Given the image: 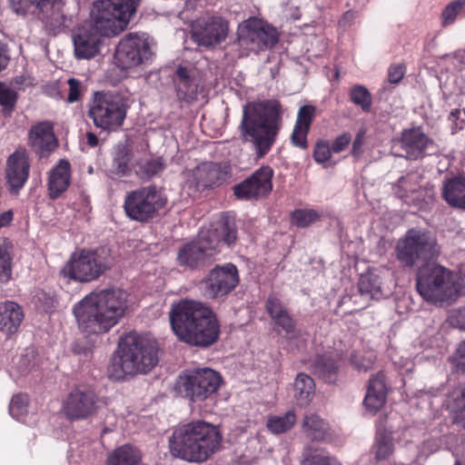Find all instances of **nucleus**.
<instances>
[{"label":"nucleus","mask_w":465,"mask_h":465,"mask_svg":"<svg viewBox=\"0 0 465 465\" xmlns=\"http://www.w3.org/2000/svg\"><path fill=\"white\" fill-rule=\"evenodd\" d=\"M220 178L221 171L217 164L203 163L193 169L191 183L202 190L216 184Z\"/></svg>","instance_id":"c756f323"},{"label":"nucleus","mask_w":465,"mask_h":465,"mask_svg":"<svg viewBox=\"0 0 465 465\" xmlns=\"http://www.w3.org/2000/svg\"><path fill=\"white\" fill-rule=\"evenodd\" d=\"M217 427L196 420L174 430L170 438V450L177 458L190 462H203L215 453L222 443Z\"/></svg>","instance_id":"423d86ee"},{"label":"nucleus","mask_w":465,"mask_h":465,"mask_svg":"<svg viewBox=\"0 0 465 465\" xmlns=\"http://www.w3.org/2000/svg\"><path fill=\"white\" fill-rule=\"evenodd\" d=\"M358 286L361 294L371 299H380L382 295L380 277L373 272L361 274Z\"/></svg>","instance_id":"e433bc0d"},{"label":"nucleus","mask_w":465,"mask_h":465,"mask_svg":"<svg viewBox=\"0 0 465 465\" xmlns=\"http://www.w3.org/2000/svg\"><path fill=\"white\" fill-rule=\"evenodd\" d=\"M273 170L262 166L250 177L233 186V193L238 199L257 200L267 195L272 189Z\"/></svg>","instance_id":"a211bd4d"},{"label":"nucleus","mask_w":465,"mask_h":465,"mask_svg":"<svg viewBox=\"0 0 465 465\" xmlns=\"http://www.w3.org/2000/svg\"><path fill=\"white\" fill-rule=\"evenodd\" d=\"M153 55V39L144 33H130L119 42L115 61L121 69L127 70L148 64Z\"/></svg>","instance_id":"f8f14e48"},{"label":"nucleus","mask_w":465,"mask_h":465,"mask_svg":"<svg viewBox=\"0 0 465 465\" xmlns=\"http://www.w3.org/2000/svg\"><path fill=\"white\" fill-rule=\"evenodd\" d=\"M177 95L185 102L197 100L203 91L202 78L193 68L179 66L174 74Z\"/></svg>","instance_id":"4be33fe9"},{"label":"nucleus","mask_w":465,"mask_h":465,"mask_svg":"<svg viewBox=\"0 0 465 465\" xmlns=\"http://www.w3.org/2000/svg\"><path fill=\"white\" fill-rule=\"evenodd\" d=\"M282 109L279 101L267 100L243 106L241 134L252 144L258 158L266 155L276 141L282 126Z\"/></svg>","instance_id":"20e7f679"},{"label":"nucleus","mask_w":465,"mask_h":465,"mask_svg":"<svg viewBox=\"0 0 465 465\" xmlns=\"http://www.w3.org/2000/svg\"><path fill=\"white\" fill-rule=\"evenodd\" d=\"M465 14V0H452L441 12V25L448 26L452 25L460 14Z\"/></svg>","instance_id":"79ce46f5"},{"label":"nucleus","mask_w":465,"mask_h":465,"mask_svg":"<svg viewBox=\"0 0 465 465\" xmlns=\"http://www.w3.org/2000/svg\"><path fill=\"white\" fill-rule=\"evenodd\" d=\"M158 343L148 335L129 332L120 339L118 351L112 358L109 376L122 380L127 376L147 373L158 363Z\"/></svg>","instance_id":"39448f33"},{"label":"nucleus","mask_w":465,"mask_h":465,"mask_svg":"<svg viewBox=\"0 0 465 465\" xmlns=\"http://www.w3.org/2000/svg\"><path fill=\"white\" fill-rule=\"evenodd\" d=\"M71 183V165L68 161L61 159L53 167L48 175V191L52 199H55L64 193Z\"/></svg>","instance_id":"a878e982"},{"label":"nucleus","mask_w":465,"mask_h":465,"mask_svg":"<svg viewBox=\"0 0 465 465\" xmlns=\"http://www.w3.org/2000/svg\"><path fill=\"white\" fill-rule=\"evenodd\" d=\"M130 157L125 147L119 148L114 157L113 167L117 174H125L128 171Z\"/></svg>","instance_id":"de8ad7c7"},{"label":"nucleus","mask_w":465,"mask_h":465,"mask_svg":"<svg viewBox=\"0 0 465 465\" xmlns=\"http://www.w3.org/2000/svg\"><path fill=\"white\" fill-rule=\"evenodd\" d=\"M239 283L238 270L232 263L215 266L202 281L203 296L209 299L223 297Z\"/></svg>","instance_id":"f3484780"},{"label":"nucleus","mask_w":465,"mask_h":465,"mask_svg":"<svg viewBox=\"0 0 465 465\" xmlns=\"http://www.w3.org/2000/svg\"><path fill=\"white\" fill-rule=\"evenodd\" d=\"M372 451L377 460L389 459L394 451L391 431L387 430L381 424L377 425Z\"/></svg>","instance_id":"2f4dec72"},{"label":"nucleus","mask_w":465,"mask_h":465,"mask_svg":"<svg viewBox=\"0 0 465 465\" xmlns=\"http://www.w3.org/2000/svg\"><path fill=\"white\" fill-rule=\"evenodd\" d=\"M331 153V147L329 143L327 142L321 141L315 145L313 158L315 162L319 163H325L330 160Z\"/></svg>","instance_id":"603ef678"},{"label":"nucleus","mask_w":465,"mask_h":465,"mask_svg":"<svg viewBox=\"0 0 465 465\" xmlns=\"http://www.w3.org/2000/svg\"><path fill=\"white\" fill-rule=\"evenodd\" d=\"M441 194L450 206L460 209L465 199V173L445 179Z\"/></svg>","instance_id":"cd10ccee"},{"label":"nucleus","mask_w":465,"mask_h":465,"mask_svg":"<svg viewBox=\"0 0 465 465\" xmlns=\"http://www.w3.org/2000/svg\"><path fill=\"white\" fill-rule=\"evenodd\" d=\"M169 317L175 335L188 344L207 347L219 337L220 326L215 314L201 302L182 300L173 304Z\"/></svg>","instance_id":"7ed1b4c3"},{"label":"nucleus","mask_w":465,"mask_h":465,"mask_svg":"<svg viewBox=\"0 0 465 465\" xmlns=\"http://www.w3.org/2000/svg\"><path fill=\"white\" fill-rule=\"evenodd\" d=\"M222 377L210 368H197L183 371L176 382L175 390L192 402H202L213 396L221 387Z\"/></svg>","instance_id":"9d476101"},{"label":"nucleus","mask_w":465,"mask_h":465,"mask_svg":"<svg viewBox=\"0 0 465 465\" xmlns=\"http://www.w3.org/2000/svg\"><path fill=\"white\" fill-rule=\"evenodd\" d=\"M388 393V387L382 372L372 376L367 387L363 400L365 411L370 415L376 414L385 404Z\"/></svg>","instance_id":"b1692460"},{"label":"nucleus","mask_w":465,"mask_h":465,"mask_svg":"<svg viewBox=\"0 0 465 465\" xmlns=\"http://www.w3.org/2000/svg\"><path fill=\"white\" fill-rule=\"evenodd\" d=\"M295 422V412L288 411L283 415H270L266 421V427L272 433L277 435L290 430Z\"/></svg>","instance_id":"f704fd0d"},{"label":"nucleus","mask_w":465,"mask_h":465,"mask_svg":"<svg viewBox=\"0 0 465 465\" xmlns=\"http://www.w3.org/2000/svg\"><path fill=\"white\" fill-rule=\"evenodd\" d=\"M404 75V68L401 64H394L389 68L388 77L391 84H398Z\"/></svg>","instance_id":"680f3d73"},{"label":"nucleus","mask_w":465,"mask_h":465,"mask_svg":"<svg viewBox=\"0 0 465 465\" xmlns=\"http://www.w3.org/2000/svg\"><path fill=\"white\" fill-rule=\"evenodd\" d=\"M316 108L313 105H302L300 107L295 122V126L310 130L311 124L315 114Z\"/></svg>","instance_id":"09e8293b"},{"label":"nucleus","mask_w":465,"mask_h":465,"mask_svg":"<svg viewBox=\"0 0 465 465\" xmlns=\"http://www.w3.org/2000/svg\"><path fill=\"white\" fill-rule=\"evenodd\" d=\"M17 15H33L54 31L65 25L66 16L63 13L64 0H8Z\"/></svg>","instance_id":"2eb2a0df"},{"label":"nucleus","mask_w":465,"mask_h":465,"mask_svg":"<svg viewBox=\"0 0 465 465\" xmlns=\"http://www.w3.org/2000/svg\"><path fill=\"white\" fill-rule=\"evenodd\" d=\"M375 355L372 352L366 354H354L351 356V363L359 371H368L374 363Z\"/></svg>","instance_id":"3c124183"},{"label":"nucleus","mask_w":465,"mask_h":465,"mask_svg":"<svg viewBox=\"0 0 465 465\" xmlns=\"http://www.w3.org/2000/svg\"><path fill=\"white\" fill-rule=\"evenodd\" d=\"M450 322L453 327L465 331V307L454 311L450 317Z\"/></svg>","instance_id":"bf43d9fd"},{"label":"nucleus","mask_w":465,"mask_h":465,"mask_svg":"<svg viewBox=\"0 0 465 465\" xmlns=\"http://www.w3.org/2000/svg\"><path fill=\"white\" fill-rule=\"evenodd\" d=\"M236 240V229L232 220L221 217L199 237L183 245L177 253L180 266L194 269L201 266L207 259L219 252L223 245H231Z\"/></svg>","instance_id":"0eeeda50"},{"label":"nucleus","mask_w":465,"mask_h":465,"mask_svg":"<svg viewBox=\"0 0 465 465\" xmlns=\"http://www.w3.org/2000/svg\"><path fill=\"white\" fill-rule=\"evenodd\" d=\"M452 422L465 430V385L460 389L453 399Z\"/></svg>","instance_id":"a19ab883"},{"label":"nucleus","mask_w":465,"mask_h":465,"mask_svg":"<svg viewBox=\"0 0 465 465\" xmlns=\"http://www.w3.org/2000/svg\"><path fill=\"white\" fill-rule=\"evenodd\" d=\"M293 397L301 406L307 405L312 399L315 391L313 380L305 373H299L293 383Z\"/></svg>","instance_id":"473e14b6"},{"label":"nucleus","mask_w":465,"mask_h":465,"mask_svg":"<svg viewBox=\"0 0 465 465\" xmlns=\"http://www.w3.org/2000/svg\"><path fill=\"white\" fill-rule=\"evenodd\" d=\"M355 17V14L352 11H348L344 14L342 18L340 20V23L343 25H346L349 24L351 20H353Z\"/></svg>","instance_id":"338daca9"},{"label":"nucleus","mask_w":465,"mask_h":465,"mask_svg":"<svg viewBox=\"0 0 465 465\" xmlns=\"http://www.w3.org/2000/svg\"><path fill=\"white\" fill-rule=\"evenodd\" d=\"M10 249L11 245L6 240H0V284L7 282L11 278Z\"/></svg>","instance_id":"58836bf2"},{"label":"nucleus","mask_w":465,"mask_h":465,"mask_svg":"<svg viewBox=\"0 0 465 465\" xmlns=\"http://www.w3.org/2000/svg\"><path fill=\"white\" fill-rule=\"evenodd\" d=\"M166 198L154 186H146L127 193L124 210L127 216L134 221L146 222L156 212L164 207Z\"/></svg>","instance_id":"dca6fc26"},{"label":"nucleus","mask_w":465,"mask_h":465,"mask_svg":"<svg viewBox=\"0 0 465 465\" xmlns=\"http://www.w3.org/2000/svg\"><path fill=\"white\" fill-rule=\"evenodd\" d=\"M464 287L461 276L437 263H427L417 272L416 289L423 300L431 303L454 302Z\"/></svg>","instance_id":"6e6552de"},{"label":"nucleus","mask_w":465,"mask_h":465,"mask_svg":"<svg viewBox=\"0 0 465 465\" xmlns=\"http://www.w3.org/2000/svg\"><path fill=\"white\" fill-rule=\"evenodd\" d=\"M24 319V312L15 302H5L0 305V331L7 337L15 333Z\"/></svg>","instance_id":"bb28decb"},{"label":"nucleus","mask_w":465,"mask_h":465,"mask_svg":"<svg viewBox=\"0 0 465 465\" xmlns=\"http://www.w3.org/2000/svg\"><path fill=\"white\" fill-rule=\"evenodd\" d=\"M237 35L240 47L254 54L272 48L279 40L274 27L254 16L239 25Z\"/></svg>","instance_id":"ddd939ff"},{"label":"nucleus","mask_w":465,"mask_h":465,"mask_svg":"<svg viewBox=\"0 0 465 465\" xmlns=\"http://www.w3.org/2000/svg\"><path fill=\"white\" fill-rule=\"evenodd\" d=\"M139 0H99L92 7L90 19L74 33V54L91 59L101 50L104 36L123 32L136 13Z\"/></svg>","instance_id":"f257e3e1"},{"label":"nucleus","mask_w":465,"mask_h":465,"mask_svg":"<svg viewBox=\"0 0 465 465\" xmlns=\"http://www.w3.org/2000/svg\"><path fill=\"white\" fill-rule=\"evenodd\" d=\"M418 175L417 174H408L405 177H401L398 181V188L402 193L399 192L400 197H406L409 193H414L418 189Z\"/></svg>","instance_id":"8fccbe9b"},{"label":"nucleus","mask_w":465,"mask_h":465,"mask_svg":"<svg viewBox=\"0 0 465 465\" xmlns=\"http://www.w3.org/2000/svg\"><path fill=\"white\" fill-rule=\"evenodd\" d=\"M351 101L361 106L364 112H369L371 106L372 99L369 90L361 84L354 85L350 91Z\"/></svg>","instance_id":"37998d69"},{"label":"nucleus","mask_w":465,"mask_h":465,"mask_svg":"<svg viewBox=\"0 0 465 465\" xmlns=\"http://www.w3.org/2000/svg\"><path fill=\"white\" fill-rule=\"evenodd\" d=\"M351 136L348 133H344L337 136L331 143L332 153H338L342 152L351 143Z\"/></svg>","instance_id":"13d9d810"},{"label":"nucleus","mask_w":465,"mask_h":465,"mask_svg":"<svg viewBox=\"0 0 465 465\" xmlns=\"http://www.w3.org/2000/svg\"><path fill=\"white\" fill-rule=\"evenodd\" d=\"M266 310L275 322L284 330L288 339L292 340L298 337V333H295V325L292 318L277 298L270 297L267 300Z\"/></svg>","instance_id":"c85d7f7f"},{"label":"nucleus","mask_w":465,"mask_h":465,"mask_svg":"<svg viewBox=\"0 0 465 465\" xmlns=\"http://www.w3.org/2000/svg\"><path fill=\"white\" fill-rule=\"evenodd\" d=\"M17 101L16 92L8 84L0 83V105L5 114H9L14 110Z\"/></svg>","instance_id":"c03bdc74"},{"label":"nucleus","mask_w":465,"mask_h":465,"mask_svg":"<svg viewBox=\"0 0 465 465\" xmlns=\"http://www.w3.org/2000/svg\"><path fill=\"white\" fill-rule=\"evenodd\" d=\"M312 370L325 381L332 382L338 371V364L331 356H318L312 363Z\"/></svg>","instance_id":"c9c22d12"},{"label":"nucleus","mask_w":465,"mask_h":465,"mask_svg":"<svg viewBox=\"0 0 465 465\" xmlns=\"http://www.w3.org/2000/svg\"><path fill=\"white\" fill-rule=\"evenodd\" d=\"M36 304L39 309L48 311L53 307L54 300L51 296L46 295L45 292H39L35 297Z\"/></svg>","instance_id":"e2e57ef3"},{"label":"nucleus","mask_w":465,"mask_h":465,"mask_svg":"<svg viewBox=\"0 0 465 465\" xmlns=\"http://www.w3.org/2000/svg\"><path fill=\"white\" fill-rule=\"evenodd\" d=\"M29 160L25 152L15 151L6 161L5 179L9 189L17 193L25 183L29 175Z\"/></svg>","instance_id":"5701e85b"},{"label":"nucleus","mask_w":465,"mask_h":465,"mask_svg":"<svg viewBox=\"0 0 465 465\" xmlns=\"http://www.w3.org/2000/svg\"><path fill=\"white\" fill-rule=\"evenodd\" d=\"M321 218V213L314 209H296L291 213L292 224L304 228L317 222Z\"/></svg>","instance_id":"ea45409f"},{"label":"nucleus","mask_w":465,"mask_h":465,"mask_svg":"<svg viewBox=\"0 0 465 465\" xmlns=\"http://www.w3.org/2000/svg\"><path fill=\"white\" fill-rule=\"evenodd\" d=\"M28 144L39 157H46L57 147L54 126L50 122L33 125L28 134Z\"/></svg>","instance_id":"412c9836"},{"label":"nucleus","mask_w":465,"mask_h":465,"mask_svg":"<svg viewBox=\"0 0 465 465\" xmlns=\"http://www.w3.org/2000/svg\"><path fill=\"white\" fill-rule=\"evenodd\" d=\"M430 145L432 141L420 128L405 130L401 134V147L409 159L424 156Z\"/></svg>","instance_id":"393cba45"},{"label":"nucleus","mask_w":465,"mask_h":465,"mask_svg":"<svg viewBox=\"0 0 465 465\" xmlns=\"http://www.w3.org/2000/svg\"><path fill=\"white\" fill-rule=\"evenodd\" d=\"M67 83L69 86L67 102L73 104L79 101L82 96L81 82L77 79L70 78Z\"/></svg>","instance_id":"4d7b16f0"},{"label":"nucleus","mask_w":465,"mask_h":465,"mask_svg":"<svg viewBox=\"0 0 465 465\" xmlns=\"http://www.w3.org/2000/svg\"><path fill=\"white\" fill-rule=\"evenodd\" d=\"M110 268L106 257L95 251L81 250L72 254L63 269L64 275L80 282L98 279Z\"/></svg>","instance_id":"4468645a"},{"label":"nucleus","mask_w":465,"mask_h":465,"mask_svg":"<svg viewBox=\"0 0 465 465\" xmlns=\"http://www.w3.org/2000/svg\"><path fill=\"white\" fill-rule=\"evenodd\" d=\"M13 219V212L8 210L0 214V229L6 226Z\"/></svg>","instance_id":"0e129e2a"},{"label":"nucleus","mask_w":465,"mask_h":465,"mask_svg":"<svg viewBox=\"0 0 465 465\" xmlns=\"http://www.w3.org/2000/svg\"><path fill=\"white\" fill-rule=\"evenodd\" d=\"M131 106L128 95L117 92H94L88 104V117L94 126L106 132L118 130Z\"/></svg>","instance_id":"1a4fd4ad"},{"label":"nucleus","mask_w":465,"mask_h":465,"mask_svg":"<svg viewBox=\"0 0 465 465\" xmlns=\"http://www.w3.org/2000/svg\"><path fill=\"white\" fill-rule=\"evenodd\" d=\"M106 465H142L141 453L131 445H123L108 456Z\"/></svg>","instance_id":"72a5a7b5"},{"label":"nucleus","mask_w":465,"mask_h":465,"mask_svg":"<svg viewBox=\"0 0 465 465\" xmlns=\"http://www.w3.org/2000/svg\"><path fill=\"white\" fill-rule=\"evenodd\" d=\"M309 133V129H305L302 127L295 126L293 128L291 140L294 146L299 147L301 149L307 148V135Z\"/></svg>","instance_id":"5fc2aeb1"},{"label":"nucleus","mask_w":465,"mask_h":465,"mask_svg":"<svg viewBox=\"0 0 465 465\" xmlns=\"http://www.w3.org/2000/svg\"><path fill=\"white\" fill-rule=\"evenodd\" d=\"M140 169L143 172L144 176L149 178L159 173L163 170V163L160 159H152L143 163Z\"/></svg>","instance_id":"6e6d98bb"},{"label":"nucleus","mask_w":465,"mask_h":465,"mask_svg":"<svg viewBox=\"0 0 465 465\" xmlns=\"http://www.w3.org/2000/svg\"><path fill=\"white\" fill-rule=\"evenodd\" d=\"M302 432L311 440H323L329 436V424L319 415L306 414L302 423Z\"/></svg>","instance_id":"7c9ffc66"},{"label":"nucleus","mask_w":465,"mask_h":465,"mask_svg":"<svg viewBox=\"0 0 465 465\" xmlns=\"http://www.w3.org/2000/svg\"><path fill=\"white\" fill-rule=\"evenodd\" d=\"M9 63V56L0 50V71L5 69Z\"/></svg>","instance_id":"774afa93"},{"label":"nucleus","mask_w":465,"mask_h":465,"mask_svg":"<svg viewBox=\"0 0 465 465\" xmlns=\"http://www.w3.org/2000/svg\"><path fill=\"white\" fill-rule=\"evenodd\" d=\"M453 362L458 371L465 370V341L460 342L457 348Z\"/></svg>","instance_id":"052dcab7"},{"label":"nucleus","mask_w":465,"mask_h":465,"mask_svg":"<svg viewBox=\"0 0 465 465\" xmlns=\"http://www.w3.org/2000/svg\"><path fill=\"white\" fill-rule=\"evenodd\" d=\"M86 141L91 147H94L98 144V138L96 134L92 132L86 134Z\"/></svg>","instance_id":"69168bd1"},{"label":"nucleus","mask_w":465,"mask_h":465,"mask_svg":"<svg viewBox=\"0 0 465 465\" xmlns=\"http://www.w3.org/2000/svg\"><path fill=\"white\" fill-rule=\"evenodd\" d=\"M439 252L436 238L424 229L408 230L396 245L397 259L406 267H412L419 260L431 259Z\"/></svg>","instance_id":"9b49d317"},{"label":"nucleus","mask_w":465,"mask_h":465,"mask_svg":"<svg viewBox=\"0 0 465 465\" xmlns=\"http://www.w3.org/2000/svg\"><path fill=\"white\" fill-rule=\"evenodd\" d=\"M39 359L37 357V351L34 347H28L20 354L17 361L15 362V369L21 375H26L31 372L38 365Z\"/></svg>","instance_id":"4c0bfd02"},{"label":"nucleus","mask_w":465,"mask_h":465,"mask_svg":"<svg viewBox=\"0 0 465 465\" xmlns=\"http://www.w3.org/2000/svg\"><path fill=\"white\" fill-rule=\"evenodd\" d=\"M97 408V399L94 392L86 387H76L66 397L64 402V411L70 420L86 419Z\"/></svg>","instance_id":"aec40b11"},{"label":"nucleus","mask_w":465,"mask_h":465,"mask_svg":"<svg viewBox=\"0 0 465 465\" xmlns=\"http://www.w3.org/2000/svg\"><path fill=\"white\" fill-rule=\"evenodd\" d=\"M28 411V396L26 394L15 395L9 405V413L15 420H21Z\"/></svg>","instance_id":"a18cd8bd"},{"label":"nucleus","mask_w":465,"mask_h":465,"mask_svg":"<svg viewBox=\"0 0 465 465\" xmlns=\"http://www.w3.org/2000/svg\"><path fill=\"white\" fill-rule=\"evenodd\" d=\"M228 32V24L221 17H202L192 25V37L199 45L213 46L223 42Z\"/></svg>","instance_id":"6ab92c4d"},{"label":"nucleus","mask_w":465,"mask_h":465,"mask_svg":"<svg viewBox=\"0 0 465 465\" xmlns=\"http://www.w3.org/2000/svg\"><path fill=\"white\" fill-rule=\"evenodd\" d=\"M301 465H341L333 457L322 452L309 451L303 454Z\"/></svg>","instance_id":"49530a36"},{"label":"nucleus","mask_w":465,"mask_h":465,"mask_svg":"<svg viewBox=\"0 0 465 465\" xmlns=\"http://www.w3.org/2000/svg\"><path fill=\"white\" fill-rule=\"evenodd\" d=\"M366 131L361 129L358 131L353 143L351 153L355 160H359L364 153V148L366 143Z\"/></svg>","instance_id":"864d4df0"},{"label":"nucleus","mask_w":465,"mask_h":465,"mask_svg":"<svg viewBox=\"0 0 465 465\" xmlns=\"http://www.w3.org/2000/svg\"><path fill=\"white\" fill-rule=\"evenodd\" d=\"M128 294L120 288L94 290L73 307L79 330L87 334L108 332L124 317Z\"/></svg>","instance_id":"f03ea898"}]
</instances>
